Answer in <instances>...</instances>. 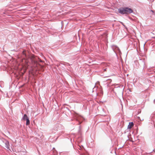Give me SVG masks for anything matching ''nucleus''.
<instances>
[{
    "label": "nucleus",
    "instance_id": "nucleus-6",
    "mask_svg": "<svg viewBox=\"0 0 155 155\" xmlns=\"http://www.w3.org/2000/svg\"><path fill=\"white\" fill-rule=\"evenodd\" d=\"M114 48H115L116 50H117L119 52H120V50L118 47H117L115 46L113 48L114 49Z\"/></svg>",
    "mask_w": 155,
    "mask_h": 155
},
{
    "label": "nucleus",
    "instance_id": "nucleus-7",
    "mask_svg": "<svg viewBox=\"0 0 155 155\" xmlns=\"http://www.w3.org/2000/svg\"><path fill=\"white\" fill-rule=\"evenodd\" d=\"M58 127H62V125L60 124H58Z\"/></svg>",
    "mask_w": 155,
    "mask_h": 155
},
{
    "label": "nucleus",
    "instance_id": "nucleus-9",
    "mask_svg": "<svg viewBox=\"0 0 155 155\" xmlns=\"http://www.w3.org/2000/svg\"><path fill=\"white\" fill-rule=\"evenodd\" d=\"M150 11L152 13H153L154 12V11L153 10H150Z\"/></svg>",
    "mask_w": 155,
    "mask_h": 155
},
{
    "label": "nucleus",
    "instance_id": "nucleus-11",
    "mask_svg": "<svg viewBox=\"0 0 155 155\" xmlns=\"http://www.w3.org/2000/svg\"><path fill=\"white\" fill-rule=\"evenodd\" d=\"M154 102L155 103V100H154Z\"/></svg>",
    "mask_w": 155,
    "mask_h": 155
},
{
    "label": "nucleus",
    "instance_id": "nucleus-8",
    "mask_svg": "<svg viewBox=\"0 0 155 155\" xmlns=\"http://www.w3.org/2000/svg\"><path fill=\"white\" fill-rule=\"evenodd\" d=\"M23 55H25V51H23Z\"/></svg>",
    "mask_w": 155,
    "mask_h": 155
},
{
    "label": "nucleus",
    "instance_id": "nucleus-5",
    "mask_svg": "<svg viewBox=\"0 0 155 155\" xmlns=\"http://www.w3.org/2000/svg\"><path fill=\"white\" fill-rule=\"evenodd\" d=\"M26 120V125H28L29 124H30V120L28 118H27Z\"/></svg>",
    "mask_w": 155,
    "mask_h": 155
},
{
    "label": "nucleus",
    "instance_id": "nucleus-12",
    "mask_svg": "<svg viewBox=\"0 0 155 155\" xmlns=\"http://www.w3.org/2000/svg\"><path fill=\"white\" fill-rule=\"evenodd\" d=\"M154 15H155V14H154Z\"/></svg>",
    "mask_w": 155,
    "mask_h": 155
},
{
    "label": "nucleus",
    "instance_id": "nucleus-4",
    "mask_svg": "<svg viewBox=\"0 0 155 155\" xmlns=\"http://www.w3.org/2000/svg\"><path fill=\"white\" fill-rule=\"evenodd\" d=\"M27 118H28L26 114H25L22 117L23 119L24 120H26Z\"/></svg>",
    "mask_w": 155,
    "mask_h": 155
},
{
    "label": "nucleus",
    "instance_id": "nucleus-2",
    "mask_svg": "<svg viewBox=\"0 0 155 155\" xmlns=\"http://www.w3.org/2000/svg\"><path fill=\"white\" fill-rule=\"evenodd\" d=\"M3 142L5 144V147L8 149H9V142L8 141L6 140H3Z\"/></svg>",
    "mask_w": 155,
    "mask_h": 155
},
{
    "label": "nucleus",
    "instance_id": "nucleus-10",
    "mask_svg": "<svg viewBox=\"0 0 155 155\" xmlns=\"http://www.w3.org/2000/svg\"><path fill=\"white\" fill-rule=\"evenodd\" d=\"M34 63H36V62L35 61H34Z\"/></svg>",
    "mask_w": 155,
    "mask_h": 155
},
{
    "label": "nucleus",
    "instance_id": "nucleus-3",
    "mask_svg": "<svg viewBox=\"0 0 155 155\" xmlns=\"http://www.w3.org/2000/svg\"><path fill=\"white\" fill-rule=\"evenodd\" d=\"M134 126V123L132 122H130L129 123L128 126V128L130 129Z\"/></svg>",
    "mask_w": 155,
    "mask_h": 155
},
{
    "label": "nucleus",
    "instance_id": "nucleus-1",
    "mask_svg": "<svg viewBox=\"0 0 155 155\" xmlns=\"http://www.w3.org/2000/svg\"><path fill=\"white\" fill-rule=\"evenodd\" d=\"M118 10L119 12L122 14L131 13L133 12L131 9L127 7L121 8L118 9Z\"/></svg>",
    "mask_w": 155,
    "mask_h": 155
}]
</instances>
